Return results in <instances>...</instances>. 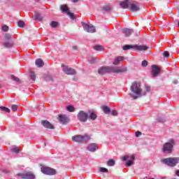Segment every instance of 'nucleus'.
<instances>
[{
	"label": "nucleus",
	"instance_id": "4",
	"mask_svg": "<svg viewBox=\"0 0 179 179\" xmlns=\"http://www.w3.org/2000/svg\"><path fill=\"white\" fill-rule=\"evenodd\" d=\"M175 145L176 143L173 139H171L168 143H166L165 144H164L162 148L163 152L166 154H171V152H173V146Z\"/></svg>",
	"mask_w": 179,
	"mask_h": 179
},
{
	"label": "nucleus",
	"instance_id": "36",
	"mask_svg": "<svg viewBox=\"0 0 179 179\" xmlns=\"http://www.w3.org/2000/svg\"><path fill=\"white\" fill-rule=\"evenodd\" d=\"M10 38H11L10 34H4V39H6V40H10Z\"/></svg>",
	"mask_w": 179,
	"mask_h": 179
},
{
	"label": "nucleus",
	"instance_id": "45",
	"mask_svg": "<svg viewBox=\"0 0 179 179\" xmlns=\"http://www.w3.org/2000/svg\"><path fill=\"white\" fill-rule=\"evenodd\" d=\"M13 152H15V153H19L20 152V150L18 148H15L14 149H13Z\"/></svg>",
	"mask_w": 179,
	"mask_h": 179
},
{
	"label": "nucleus",
	"instance_id": "27",
	"mask_svg": "<svg viewBox=\"0 0 179 179\" xmlns=\"http://www.w3.org/2000/svg\"><path fill=\"white\" fill-rule=\"evenodd\" d=\"M94 48L96 51H103V48L102 45H96L94 47Z\"/></svg>",
	"mask_w": 179,
	"mask_h": 179
},
{
	"label": "nucleus",
	"instance_id": "30",
	"mask_svg": "<svg viewBox=\"0 0 179 179\" xmlns=\"http://www.w3.org/2000/svg\"><path fill=\"white\" fill-rule=\"evenodd\" d=\"M0 110L2 111L6 112L8 113H10V110L5 106H0Z\"/></svg>",
	"mask_w": 179,
	"mask_h": 179
},
{
	"label": "nucleus",
	"instance_id": "5",
	"mask_svg": "<svg viewBox=\"0 0 179 179\" xmlns=\"http://www.w3.org/2000/svg\"><path fill=\"white\" fill-rule=\"evenodd\" d=\"M91 139L90 136L89 135H75L72 137V141H75L78 143H82L87 141H89Z\"/></svg>",
	"mask_w": 179,
	"mask_h": 179
},
{
	"label": "nucleus",
	"instance_id": "22",
	"mask_svg": "<svg viewBox=\"0 0 179 179\" xmlns=\"http://www.w3.org/2000/svg\"><path fill=\"white\" fill-rule=\"evenodd\" d=\"M130 158H131V161H127V162L126 163V166L127 167L131 166V164H133L134 161L135 160V157H134V155H131Z\"/></svg>",
	"mask_w": 179,
	"mask_h": 179
},
{
	"label": "nucleus",
	"instance_id": "15",
	"mask_svg": "<svg viewBox=\"0 0 179 179\" xmlns=\"http://www.w3.org/2000/svg\"><path fill=\"white\" fill-rule=\"evenodd\" d=\"M148 49V46L145 45H135V50L137 51H146Z\"/></svg>",
	"mask_w": 179,
	"mask_h": 179
},
{
	"label": "nucleus",
	"instance_id": "8",
	"mask_svg": "<svg viewBox=\"0 0 179 179\" xmlns=\"http://www.w3.org/2000/svg\"><path fill=\"white\" fill-rule=\"evenodd\" d=\"M83 27L87 33H95L96 29L93 25L87 24L85 22H82Z\"/></svg>",
	"mask_w": 179,
	"mask_h": 179
},
{
	"label": "nucleus",
	"instance_id": "1",
	"mask_svg": "<svg viewBox=\"0 0 179 179\" xmlns=\"http://www.w3.org/2000/svg\"><path fill=\"white\" fill-rule=\"evenodd\" d=\"M127 71V68L124 66L119 67H113V66H102L99 69L98 73L101 75L105 73H122Z\"/></svg>",
	"mask_w": 179,
	"mask_h": 179
},
{
	"label": "nucleus",
	"instance_id": "51",
	"mask_svg": "<svg viewBox=\"0 0 179 179\" xmlns=\"http://www.w3.org/2000/svg\"><path fill=\"white\" fill-rule=\"evenodd\" d=\"M173 84L177 85L178 84V81L173 82Z\"/></svg>",
	"mask_w": 179,
	"mask_h": 179
},
{
	"label": "nucleus",
	"instance_id": "44",
	"mask_svg": "<svg viewBox=\"0 0 179 179\" xmlns=\"http://www.w3.org/2000/svg\"><path fill=\"white\" fill-rule=\"evenodd\" d=\"M71 50H72L73 51H77L78 47L76 45H73L72 47H71Z\"/></svg>",
	"mask_w": 179,
	"mask_h": 179
},
{
	"label": "nucleus",
	"instance_id": "2",
	"mask_svg": "<svg viewBox=\"0 0 179 179\" xmlns=\"http://www.w3.org/2000/svg\"><path fill=\"white\" fill-rule=\"evenodd\" d=\"M131 97L134 100L137 99L140 96V94L142 93V89H141L140 83H133L131 86Z\"/></svg>",
	"mask_w": 179,
	"mask_h": 179
},
{
	"label": "nucleus",
	"instance_id": "29",
	"mask_svg": "<svg viewBox=\"0 0 179 179\" xmlns=\"http://www.w3.org/2000/svg\"><path fill=\"white\" fill-rule=\"evenodd\" d=\"M10 77H11V79L13 80H14L15 82H17V83H22V81L20 80V78L15 77V76L12 75V76H10Z\"/></svg>",
	"mask_w": 179,
	"mask_h": 179
},
{
	"label": "nucleus",
	"instance_id": "16",
	"mask_svg": "<svg viewBox=\"0 0 179 179\" xmlns=\"http://www.w3.org/2000/svg\"><path fill=\"white\" fill-rule=\"evenodd\" d=\"M122 33L124 34V36L129 37L131 35V34L134 33V29L125 28L122 29Z\"/></svg>",
	"mask_w": 179,
	"mask_h": 179
},
{
	"label": "nucleus",
	"instance_id": "6",
	"mask_svg": "<svg viewBox=\"0 0 179 179\" xmlns=\"http://www.w3.org/2000/svg\"><path fill=\"white\" fill-rule=\"evenodd\" d=\"M41 172L46 176H55L57 174V171H55V169L47 166H42Z\"/></svg>",
	"mask_w": 179,
	"mask_h": 179
},
{
	"label": "nucleus",
	"instance_id": "13",
	"mask_svg": "<svg viewBox=\"0 0 179 179\" xmlns=\"http://www.w3.org/2000/svg\"><path fill=\"white\" fill-rule=\"evenodd\" d=\"M128 9L132 12H137L140 10V7L136 3L131 2V4L129 6Z\"/></svg>",
	"mask_w": 179,
	"mask_h": 179
},
{
	"label": "nucleus",
	"instance_id": "20",
	"mask_svg": "<svg viewBox=\"0 0 179 179\" xmlns=\"http://www.w3.org/2000/svg\"><path fill=\"white\" fill-rule=\"evenodd\" d=\"M59 9L63 13H67L68 12H69V7L66 4L60 5Z\"/></svg>",
	"mask_w": 179,
	"mask_h": 179
},
{
	"label": "nucleus",
	"instance_id": "19",
	"mask_svg": "<svg viewBox=\"0 0 179 179\" xmlns=\"http://www.w3.org/2000/svg\"><path fill=\"white\" fill-rule=\"evenodd\" d=\"M124 57L119 56V57L115 58L113 64L115 65V66H117L118 64H120V63L121 62L124 61Z\"/></svg>",
	"mask_w": 179,
	"mask_h": 179
},
{
	"label": "nucleus",
	"instance_id": "17",
	"mask_svg": "<svg viewBox=\"0 0 179 179\" xmlns=\"http://www.w3.org/2000/svg\"><path fill=\"white\" fill-rule=\"evenodd\" d=\"M87 150L92 152H94L98 150V145L96 143H91L88 147Z\"/></svg>",
	"mask_w": 179,
	"mask_h": 179
},
{
	"label": "nucleus",
	"instance_id": "24",
	"mask_svg": "<svg viewBox=\"0 0 179 179\" xmlns=\"http://www.w3.org/2000/svg\"><path fill=\"white\" fill-rule=\"evenodd\" d=\"M34 20H37L38 22H41L43 20L41 14L38 13H35L34 14Z\"/></svg>",
	"mask_w": 179,
	"mask_h": 179
},
{
	"label": "nucleus",
	"instance_id": "10",
	"mask_svg": "<svg viewBox=\"0 0 179 179\" xmlns=\"http://www.w3.org/2000/svg\"><path fill=\"white\" fill-rule=\"evenodd\" d=\"M62 67H63L64 73L69 76H73V75H76V70L73 68H69L64 65H62Z\"/></svg>",
	"mask_w": 179,
	"mask_h": 179
},
{
	"label": "nucleus",
	"instance_id": "52",
	"mask_svg": "<svg viewBox=\"0 0 179 179\" xmlns=\"http://www.w3.org/2000/svg\"><path fill=\"white\" fill-rule=\"evenodd\" d=\"M178 27H179V21L178 22Z\"/></svg>",
	"mask_w": 179,
	"mask_h": 179
},
{
	"label": "nucleus",
	"instance_id": "49",
	"mask_svg": "<svg viewBox=\"0 0 179 179\" xmlns=\"http://www.w3.org/2000/svg\"><path fill=\"white\" fill-rule=\"evenodd\" d=\"M176 175L179 177V169L176 171Z\"/></svg>",
	"mask_w": 179,
	"mask_h": 179
},
{
	"label": "nucleus",
	"instance_id": "18",
	"mask_svg": "<svg viewBox=\"0 0 179 179\" xmlns=\"http://www.w3.org/2000/svg\"><path fill=\"white\" fill-rule=\"evenodd\" d=\"M161 71L160 67H158L156 64L152 65V74L155 76H157L158 73H159Z\"/></svg>",
	"mask_w": 179,
	"mask_h": 179
},
{
	"label": "nucleus",
	"instance_id": "7",
	"mask_svg": "<svg viewBox=\"0 0 179 179\" xmlns=\"http://www.w3.org/2000/svg\"><path fill=\"white\" fill-rule=\"evenodd\" d=\"M17 176H18L22 179H35L36 178L35 175H34L33 173L31 172H25L23 173H20Z\"/></svg>",
	"mask_w": 179,
	"mask_h": 179
},
{
	"label": "nucleus",
	"instance_id": "39",
	"mask_svg": "<svg viewBox=\"0 0 179 179\" xmlns=\"http://www.w3.org/2000/svg\"><path fill=\"white\" fill-rule=\"evenodd\" d=\"M148 62L147 60H143V62H141V66L143 67L148 66Z\"/></svg>",
	"mask_w": 179,
	"mask_h": 179
},
{
	"label": "nucleus",
	"instance_id": "53",
	"mask_svg": "<svg viewBox=\"0 0 179 179\" xmlns=\"http://www.w3.org/2000/svg\"><path fill=\"white\" fill-rule=\"evenodd\" d=\"M46 145V144L45 143H44V146H45Z\"/></svg>",
	"mask_w": 179,
	"mask_h": 179
},
{
	"label": "nucleus",
	"instance_id": "25",
	"mask_svg": "<svg viewBox=\"0 0 179 179\" xmlns=\"http://www.w3.org/2000/svg\"><path fill=\"white\" fill-rule=\"evenodd\" d=\"M101 109L103 110L105 114H108V113L110 112V108H109L107 106H103Z\"/></svg>",
	"mask_w": 179,
	"mask_h": 179
},
{
	"label": "nucleus",
	"instance_id": "11",
	"mask_svg": "<svg viewBox=\"0 0 179 179\" xmlns=\"http://www.w3.org/2000/svg\"><path fill=\"white\" fill-rule=\"evenodd\" d=\"M41 124L44 128H46L48 129L52 130L55 129L54 125L51 124L48 120H42Z\"/></svg>",
	"mask_w": 179,
	"mask_h": 179
},
{
	"label": "nucleus",
	"instance_id": "3",
	"mask_svg": "<svg viewBox=\"0 0 179 179\" xmlns=\"http://www.w3.org/2000/svg\"><path fill=\"white\" fill-rule=\"evenodd\" d=\"M161 162L170 167H175L179 164V157H168L162 159Z\"/></svg>",
	"mask_w": 179,
	"mask_h": 179
},
{
	"label": "nucleus",
	"instance_id": "46",
	"mask_svg": "<svg viewBox=\"0 0 179 179\" xmlns=\"http://www.w3.org/2000/svg\"><path fill=\"white\" fill-rule=\"evenodd\" d=\"M129 159V156H124L122 158V161H126V160H128Z\"/></svg>",
	"mask_w": 179,
	"mask_h": 179
},
{
	"label": "nucleus",
	"instance_id": "54",
	"mask_svg": "<svg viewBox=\"0 0 179 179\" xmlns=\"http://www.w3.org/2000/svg\"><path fill=\"white\" fill-rule=\"evenodd\" d=\"M150 179H155V178H150Z\"/></svg>",
	"mask_w": 179,
	"mask_h": 179
},
{
	"label": "nucleus",
	"instance_id": "40",
	"mask_svg": "<svg viewBox=\"0 0 179 179\" xmlns=\"http://www.w3.org/2000/svg\"><path fill=\"white\" fill-rule=\"evenodd\" d=\"M99 171L102 173H108V170L103 167H101Z\"/></svg>",
	"mask_w": 179,
	"mask_h": 179
},
{
	"label": "nucleus",
	"instance_id": "50",
	"mask_svg": "<svg viewBox=\"0 0 179 179\" xmlns=\"http://www.w3.org/2000/svg\"><path fill=\"white\" fill-rule=\"evenodd\" d=\"M79 0H73V2L77 3Z\"/></svg>",
	"mask_w": 179,
	"mask_h": 179
},
{
	"label": "nucleus",
	"instance_id": "42",
	"mask_svg": "<svg viewBox=\"0 0 179 179\" xmlns=\"http://www.w3.org/2000/svg\"><path fill=\"white\" fill-rule=\"evenodd\" d=\"M18 108V106L17 105H12L11 106V109L13 111H16L17 110Z\"/></svg>",
	"mask_w": 179,
	"mask_h": 179
},
{
	"label": "nucleus",
	"instance_id": "12",
	"mask_svg": "<svg viewBox=\"0 0 179 179\" xmlns=\"http://www.w3.org/2000/svg\"><path fill=\"white\" fill-rule=\"evenodd\" d=\"M131 2L129 0H124L120 2V6L123 9H129Z\"/></svg>",
	"mask_w": 179,
	"mask_h": 179
},
{
	"label": "nucleus",
	"instance_id": "33",
	"mask_svg": "<svg viewBox=\"0 0 179 179\" xmlns=\"http://www.w3.org/2000/svg\"><path fill=\"white\" fill-rule=\"evenodd\" d=\"M67 110L69 112H73L75 111V108H73V106L69 105L67 106Z\"/></svg>",
	"mask_w": 179,
	"mask_h": 179
},
{
	"label": "nucleus",
	"instance_id": "31",
	"mask_svg": "<svg viewBox=\"0 0 179 179\" xmlns=\"http://www.w3.org/2000/svg\"><path fill=\"white\" fill-rule=\"evenodd\" d=\"M1 29L4 32H7L9 31V27L8 25L3 24L1 27Z\"/></svg>",
	"mask_w": 179,
	"mask_h": 179
},
{
	"label": "nucleus",
	"instance_id": "38",
	"mask_svg": "<svg viewBox=\"0 0 179 179\" xmlns=\"http://www.w3.org/2000/svg\"><path fill=\"white\" fill-rule=\"evenodd\" d=\"M3 46H4V48H12L13 44L10 43H3Z\"/></svg>",
	"mask_w": 179,
	"mask_h": 179
},
{
	"label": "nucleus",
	"instance_id": "37",
	"mask_svg": "<svg viewBox=\"0 0 179 179\" xmlns=\"http://www.w3.org/2000/svg\"><path fill=\"white\" fill-rule=\"evenodd\" d=\"M30 78L33 80V82L36 81V75L34 73H31Z\"/></svg>",
	"mask_w": 179,
	"mask_h": 179
},
{
	"label": "nucleus",
	"instance_id": "41",
	"mask_svg": "<svg viewBox=\"0 0 179 179\" xmlns=\"http://www.w3.org/2000/svg\"><path fill=\"white\" fill-rule=\"evenodd\" d=\"M163 56L164 57L169 58V56H170V53L167 51H165V52H163Z\"/></svg>",
	"mask_w": 179,
	"mask_h": 179
},
{
	"label": "nucleus",
	"instance_id": "48",
	"mask_svg": "<svg viewBox=\"0 0 179 179\" xmlns=\"http://www.w3.org/2000/svg\"><path fill=\"white\" fill-rule=\"evenodd\" d=\"M141 134V131L136 132V136H137V137H139Z\"/></svg>",
	"mask_w": 179,
	"mask_h": 179
},
{
	"label": "nucleus",
	"instance_id": "32",
	"mask_svg": "<svg viewBox=\"0 0 179 179\" xmlns=\"http://www.w3.org/2000/svg\"><path fill=\"white\" fill-rule=\"evenodd\" d=\"M66 14H67L68 16H69L71 19L75 20V15H74L73 13H71V11H69L68 13H66Z\"/></svg>",
	"mask_w": 179,
	"mask_h": 179
},
{
	"label": "nucleus",
	"instance_id": "43",
	"mask_svg": "<svg viewBox=\"0 0 179 179\" xmlns=\"http://www.w3.org/2000/svg\"><path fill=\"white\" fill-rule=\"evenodd\" d=\"M103 10H105V11L111 10V7H110V6H104V7H103Z\"/></svg>",
	"mask_w": 179,
	"mask_h": 179
},
{
	"label": "nucleus",
	"instance_id": "23",
	"mask_svg": "<svg viewBox=\"0 0 179 179\" xmlns=\"http://www.w3.org/2000/svg\"><path fill=\"white\" fill-rule=\"evenodd\" d=\"M35 64H36L38 67H42L44 66V62L41 59H38L35 61Z\"/></svg>",
	"mask_w": 179,
	"mask_h": 179
},
{
	"label": "nucleus",
	"instance_id": "9",
	"mask_svg": "<svg viewBox=\"0 0 179 179\" xmlns=\"http://www.w3.org/2000/svg\"><path fill=\"white\" fill-rule=\"evenodd\" d=\"M88 117L87 113L83 110L80 111L78 114V119L81 122H86Z\"/></svg>",
	"mask_w": 179,
	"mask_h": 179
},
{
	"label": "nucleus",
	"instance_id": "47",
	"mask_svg": "<svg viewBox=\"0 0 179 179\" xmlns=\"http://www.w3.org/2000/svg\"><path fill=\"white\" fill-rule=\"evenodd\" d=\"M112 115H114V116H115V115H117V112L116 110H113V111H112Z\"/></svg>",
	"mask_w": 179,
	"mask_h": 179
},
{
	"label": "nucleus",
	"instance_id": "55",
	"mask_svg": "<svg viewBox=\"0 0 179 179\" xmlns=\"http://www.w3.org/2000/svg\"><path fill=\"white\" fill-rule=\"evenodd\" d=\"M173 179H177V178H173Z\"/></svg>",
	"mask_w": 179,
	"mask_h": 179
},
{
	"label": "nucleus",
	"instance_id": "35",
	"mask_svg": "<svg viewBox=\"0 0 179 179\" xmlns=\"http://www.w3.org/2000/svg\"><path fill=\"white\" fill-rule=\"evenodd\" d=\"M17 25L20 28H24V21H22V20L19 21Z\"/></svg>",
	"mask_w": 179,
	"mask_h": 179
},
{
	"label": "nucleus",
	"instance_id": "21",
	"mask_svg": "<svg viewBox=\"0 0 179 179\" xmlns=\"http://www.w3.org/2000/svg\"><path fill=\"white\" fill-rule=\"evenodd\" d=\"M131 49H134L135 50V45H124L122 47V50L124 51H127V50H131Z\"/></svg>",
	"mask_w": 179,
	"mask_h": 179
},
{
	"label": "nucleus",
	"instance_id": "28",
	"mask_svg": "<svg viewBox=\"0 0 179 179\" xmlns=\"http://www.w3.org/2000/svg\"><path fill=\"white\" fill-rule=\"evenodd\" d=\"M90 118L94 120L95 119H97V115H96L94 112H91L90 114Z\"/></svg>",
	"mask_w": 179,
	"mask_h": 179
},
{
	"label": "nucleus",
	"instance_id": "26",
	"mask_svg": "<svg viewBox=\"0 0 179 179\" xmlns=\"http://www.w3.org/2000/svg\"><path fill=\"white\" fill-rule=\"evenodd\" d=\"M106 164L108 166H113L114 165H115V161L113 160V159H110L108 161V162L106 163Z\"/></svg>",
	"mask_w": 179,
	"mask_h": 179
},
{
	"label": "nucleus",
	"instance_id": "34",
	"mask_svg": "<svg viewBox=\"0 0 179 179\" xmlns=\"http://www.w3.org/2000/svg\"><path fill=\"white\" fill-rule=\"evenodd\" d=\"M50 26L52 28H56L58 26V22L53 21L50 23Z\"/></svg>",
	"mask_w": 179,
	"mask_h": 179
},
{
	"label": "nucleus",
	"instance_id": "14",
	"mask_svg": "<svg viewBox=\"0 0 179 179\" xmlns=\"http://www.w3.org/2000/svg\"><path fill=\"white\" fill-rule=\"evenodd\" d=\"M58 120L60 122L63 123L64 124H66L68 122H69V117L66 115H59Z\"/></svg>",
	"mask_w": 179,
	"mask_h": 179
}]
</instances>
